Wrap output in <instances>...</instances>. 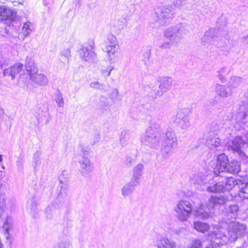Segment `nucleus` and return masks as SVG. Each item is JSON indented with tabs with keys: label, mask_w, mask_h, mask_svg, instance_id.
Returning <instances> with one entry per match:
<instances>
[{
	"label": "nucleus",
	"mask_w": 248,
	"mask_h": 248,
	"mask_svg": "<svg viewBox=\"0 0 248 248\" xmlns=\"http://www.w3.org/2000/svg\"><path fill=\"white\" fill-rule=\"evenodd\" d=\"M208 206H209L208 203L205 209L203 208V205L201 204H200L199 207L194 206L193 207L192 213L201 219H207L211 216L210 213L209 212L211 210H208Z\"/></svg>",
	"instance_id": "6ab92c4d"
},
{
	"label": "nucleus",
	"mask_w": 248,
	"mask_h": 248,
	"mask_svg": "<svg viewBox=\"0 0 248 248\" xmlns=\"http://www.w3.org/2000/svg\"><path fill=\"white\" fill-rule=\"evenodd\" d=\"M79 171L84 177L88 176L92 171V165L88 157H82L78 161Z\"/></svg>",
	"instance_id": "2eb2a0df"
},
{
	"label": "nucleus",
	"mask_w": 248,
	"mask_h": 248,
	"mask_svg": "<svg viewBox=\"0 0 248 248\" xmlns=\"http://www.w3.org/2000/svg\"><path fill=\"white\" fill-rule=\"evenodd\" d=\"M238 210L239 208L237 205H231L228 207L227 212L229 214L232 215V217H235L237 215V213L238 211Z\"/></svg>",
	"instance_id": "a19ab883"
},
{
	"label": "nucleus",
	"mask_w": 248,
	"mask_h": 248,
	"mask_svg": "<svg viewBox=\"0 0 248 248\" xmlns=\"http://www.w3.org/2000/svg\"><path fill=\"white\" fill-rule=\"evenodd\" d=\"M228 198H225L222 195L212 196L208 200V210L213 209L215 206L223 205L228 201Z\"/></svg>",
	"instance_id": "aec40b11"
},
{
	"label": "nucleus",
	"mask_w": 248,
	"mask_h": 248,
	"mask_svg": "<svg viewBox=\"0 0 248 248\" xmlns=\"http://www.w3.org/2000/svg\"><path fill=\"white\" fill-rule=\"evenodd\" d=\"M90 87L95 90H99L104 92H107V86L98 81H93L90 84Z\"/></svg>",
	"instance_id": "473e14b6"
},
{
	"label": "nucleus",
	"mask_w": 248,
	"mask_h": 248,
	"mask_svg": "<svg viewBox=\"0 0 248 248\" xmlns=\"http://www.w3.org/2000/svg\"><path fill=\"white\" fill-rule=\"evenodd\" d=\"M173 5L159 4L155 9L156 22L161 25H165L169 22L175 14L174 6L181 8L187 4V0H171Z\"/></svg>",
	"instance_id": "f03ea898"
},
{
	"label": "nucleus",
	"mask_w": 248,
	"mask_h": 248,
	"mask_svg": "<svg viewBox=\"0 0 248 248\" xmlns=\"http://www.w3.org/2000/svg\"><path fill=\"white\" fill-rule=\"evenodd\" d=\"M240 164L237 161L232 160L229 162L228 156L223 153L218 155L214 171L217 175L222 177L221 173H237L240 171Z\"/></svg>",
	"instance_id": "7ed1b4c3"
},
{
	"label": "nucleus",
	"mask_w": 248,
	"mask_h": 248,
	"mask_svg": "<svg viewBox=\"0 0 248 248\" xmlns=\"http://www.w3.org/2000/svg\"><path fill=\"white\" fill-rule=\"evenodd\" d=\"M184 26L180 24L175 26L168 28L164 32L166 39H171L173 44H178L182 35L185 33Z\"/></svg>",
	"instance_id": "9d476101"
},
{
	"label": "nucleus",
	"mask_w": 248,
	"mask_h": 248,
	"mask_svg": "<svg viewBox=\"0 0 248 248\" xmlns=\"http://www.w3.org/2000/svg\"><path fill=\"white\" fill-rule=\"evenodd\" d=\"M119 45L117 38L115 36L109 34L108 36L107 41L105 42L104 51L107 53L108 61L113 62L115 60V54L118 49Z\"/></svg>",
	"instance_id": "9b49d317"
},
{
	"label": "nucleus",
	"mask_w": 248,
	"mask_h": 248,
	"mask_svg": "<svg viewBox=\"0 0 248 248\" xmlns=\"http://www.w3.org/2000/svg\"><path fill=\"white\" fill-rule=\"evenodd\" d=\"M215 31L214 29H210L208 30L205 32L203 37L202 38V40L203 41H206V40L213 38L214 36Z\"/></svg>",
	"instance_id": "79ce46f5"
},
{
	"label": "nucleus",
	"mask_w": 248,
	"mask_h": 248,
	"mask_svg": "<svg viewBox=\"0 0 248 248\" xmlns=\"http://www.w3.org/2000/svg\"><path fill=\"white\" fill-rule=\"evenodd\" d=\"M67 195V190L65 187L61 186V190L58 195V197L46 209V216L48 219H56L59 217L61 210L64 204V198Z\"/></svg>",
	"instance_id": "20e7f679"
},
{
	"label": "nucleus",
	"mask_w": 248,
	"mask_h": 248,
	"mask_svg": "<svg viewBox=\"0 0 248 248\" xmlns=\"http://www.w3.org/2000/svg\"><path fill=\"white\" fill-rule=\"evenodd\" d=\"M25 66L29 75L37 71V68L33 60L30 56L26 57Z\"/></svg>",
	"instance_id": "a878e982"
},
{
	"label": "nucleus",
	"mask_w": 248,
	"mask_h": 248,
	"mask_svg": "<svg viewBox=\"0 0 248 248\" xmlns=\"http://www.w3.org/2000/svg\"><path fill=\"white\" fill-rule=\"evenodd\" d=\"M27 210L29 213L33 216L35 214L37 209V203L34 197L29 199L27 202Z\"/></svg>",
	"instance_id": "7c9ffc66"
},
{
	"label": "nucleus",
	"mask_w": 248,
	"mask_h": 248,
	"mask_svg": "<svg viewBox=\"0 0 248 248\" xmlns=\"http://www.w3.org/2000/svg\"><path fill=\"white\" fill-rule=\"evenodd\" d=\"M178 44H173L171 39H168L163 43H159L158 46L162 49H170L173 46H176Z\"/></svg>",
	"instance_id": "c9c22d12"
},
{
	"label": "nucleus",
	"mask_w": 248,
	"mask_h": 248,
	"mask_svg": "<svg viewBox=\"0 0 248 248\" xmlns=\"http://www.w3.org/2000/svg\"><path fill=\"white\" fill-rule=\"evenodd\" d=\"M243 80V78L240 77L232 76L228 82V89L232 91L233 89L237 88L242 83Z\"/></svg>",
	"instance_id": "c85d7f7f"
},
{
	"label": "nucleus",
	"mask_w": 248,
	"mask_h": 248,
	"mask_svg": "<svg viewBox=\"0 0 248 248\" xmlns=\"http://www.w3.org/2000/svg\"><path fill=\"white\" fill-rule=\"evenodd\" d=\"M124 20L126 21V19H124ZM125 22H126V21H124V22L123 23V24L124 25Z\"/></svg>",
	"instance_id": "052dcab7"
},
{
	"label": "nucleus",
	"mask_w": 248,
	"mask_h": 248,
	"mask_svg": "<svg viewBox=\"0 0 248 248\" xmlns=\"http://www.w3.org/2000/svg\"><path fill=\"white\" fill-rule=\"evenodd\" d=\"M230 72V70L227 67L224 66L220 68L218 71V73L224 74L225 75L228 74Z\"/></svg>",
	"instance_id": "3c124183"
},
{
	"label": "nucleus",
	"mask_w": 248,
	"mask_h": 248,
	"mask_svg": "<svg viewBox=\"0 0 248 248\" xmlns=\"http://www.w3.org/2000/svg\"><path fill=\"white\" fill-rule=\"evenodd\" d=\"M247 227L243 224L238 222L232 221L228 226V234L231 243L234 242L238 238L243 236L246 233Z\"/></svg>",
	"instance_id": "1a4fd4ad"
},
{
	"label": "nucleus",
	"mask_w": 248,
	"mask_h": 248,
	"mask_svg": "<svg viewBox=\"0 0 248 248\" xmlns=\"http://www.w3.org/2000/svg\"><path fill=\"white\" fill-rule=\"evenodd\" d=\"M158 248H176V244L173 241L165 237H160L156 242Z\"/></svg>",
	"instance_id": "5701e85b"
},
{
	"label": "nucleus",
	"mask_w": 248,
	"mask_h": 248,
	"mask_svg": "<svg viewBox=\"0 0 248 248\" xmlns=\"http://www.w3.org/2000/svg\"><path fill=\"white\" fill-rule=\"evenodd\" d=\"M172 84V79L171 78L166 77L161 78L159 85V90L152 89L150 95L155 98L162 96L164 93L167 92L170 89Z\"/></svg>",
	"instance_id": "f8f14e48"
},
{
	"label": "nucleus",
	"mask_w": 248,
	"mask_h": 248,
	"mask_svg": "<svg viewBox=\"0 0 248 248\" xmlns=\"http://www.w3.org/2000/svg\"><path fill=\"white\" fill-rule=\"evenodd\" d=\"M172 122L175 123L177 126L184 130L187 129L190 126L189 118L185 119H173Z\"/></svg>",
	"instance_id": "c756f323"
},
{
	"label": "nucleus",
	"mask_w": 248,
	"mask_h": 248,
	"mask_svg": "<svg viewBox=\"0 0 248 248\" xmlns=\"http://www.w3.org/2000/svg\"><path fill=\"white\" fill-rule=\"evenodd\" d=\"M10 61L8 59L4 58L1 54L0 53V67L3 69L5 66L8 65Z\"/></svg>",
	"instance_id": "a18cd8bd"
},
{
	"label": "nucleus",
	"mask_w": 248,
	"mask_h": 248,
	"mask_svg": "<svg viewBox=\"0 0 248 248\" xmlns=\"http://www.w3.org/2000/svg\"><path fill=\"white\" fill-rule=\"evenodd\" d=\"M2 161V156L0 155V162Z\"/></svg>",
	"instance_id": "13d9d810"
},
{
	"label": "nucleus",
	"mask_w": 248,
	"mask_h": 248,
	"mask_svg": "<svg viewBox=\"0 0 248 248\" xmlns=\"http://www.w3.org/2000/svg\"><path fill=\"white\" fill-rule=\"evenodd\" d=\"M222 180L218 181L217 183L215 181L216 184L214 187L217 189V191L214 192H219L229 190L231 189L236 185H238L237 181L232 177H228L225 176L221 177Z\"/></svg>",
	"instance_id": "ddd939ff"
},
{
	"label": "nucleus",
	"mask_w": 248,
	"mask_h": 248,
	"mask_svg": "<svg viewBox=\"0 0 248 248\" xmlns=\"http://www.w3.org/2000/svg\"><path fill=\"white\" fill-rule=\"evenodd\" d=\"M215 101L216 102V103L220 101V99L218 97H215Z\"/></svg>",
	"instance_id": "6e6d98bb"
},
{
	"label": "nucleus",
	"mask_w": 248,
	"mask_h": 248,
	"mask_svg": "<svg viewBox=\"0 0 248 248\" xmlns=\"http://www.w3.org/2000/svg\"><path fill=\"white\" fill-rule=\"evenodd\" d=\"M207 239L212 243V245L205 248H216L217 246H223L231 243L229 234L225 233V230L222 227L216 228L207 235Z\"/></svg>",
	"instance_id": "39448f33"
},
{
	"label": "nucleus",
	"mask_w": 248,
	"mask_h": 248,
	"mask_svg": "<svg viewBox=\"0 0 248 248\" xmlns=\"http://www.w3.org/2000/svg\"><path fill=\"white\" fill-rule=\"evenodd\" d=\"M215 90L217 95L222 98H225L231 95L233 93L230 89H228V86L219 84L216 85Z\"/></svg>",
	"instance_id": "4be33fe9"
},
{
	"label": "nucleus",
	"mask_w": 248,
	"mask_h": 248,
	"mask_svg": "<svg viewBox=\"0 0 248 248\" xmlns=\"http://www.w3.org/2000/svg\"><path fill=\"white\" fill-rule=\"evenodd\" d=\"M245 137L246 138V142L244 141L241 136H237L232 140H229L226 144V147L227 148L228 150L237 154L240 157L244 158L246 155L243 149L244 145L248 143V132L246 133Z\"/></svg>",
	"instance_id": "423d86ee"
},
{
	"label": "nucleus",
	"mask_w": 248,
	"mask_h": 248,
	"mask_svg": "<svg viewBox=\"0 0 248 248\" xmlns=\"http://www.w3.org/2000/svg\"><path fill=\"white\" fill-rule=\"evenodd\" d=\"M245 39H248V35L244 37Z\"/></svg>",
	"instance_id": "bf43d9fd"
},
{
	"label": "nucleus",
	"mask_w": 248,
	"mask_h": 248,
	"mask_svg": "<svg viewBox=\"0 0 248 248\" xmlns=\"http://www.w3.org/2000/svg\"><path fill=\"white\" fill-rule=\"evenodd\" d=\"M193 227L198 232L204 233L209 229V226L207 223L196 221L194 222Z\"/></svg>",
	"instance_id": "2f4dec72"
},
{
	"label": "nucleus",
	"mask_w": 248,
	"mask_h": 248,
	"mask_svg": "<svg viewBox=\"0 0 248 248\" xmlns=\"http://www.w3.org/2000/svg\"><path fill=\"white\" fill-rule=\"evenodd\" d=\"M16 13L10 8L5 6H0V21L14 20L16 16Z\"/></svg>",
	"instance_id": "f3484780"
},
{
	"label": "nucleus",
	"mask_w": 248,
	"mask_h": 248,
	"mask_svg": "<svg viewBox=\"0 0 248 248\" xmlns=\"http://www.w3.org/2000/svg\"><path fill=\"white\" fill-rule=\"evenodd\" d=\"M96 140H97V142L99 140V136L98 135H97L96 137Z\"/></svg>",
	"instance_id": "4d7b16f0"
},
{
	"label": "nucleus",
	"mask_w": 248,
	"mask_h": 248,
	"mask_svg": "<svg viewBox=\"0 0 248 248\" xmlns=\"http://www.w3.org/2000/svg\"><path fill=\"white\" fill-rule=\"evenodd\" d=\"M3 229L5 230V232L6 233H9V222H8V218L6 219L5 221L4 225H3Z\"/></svg>",
	"instance_id": "603ef678"
},
{
	"label": "nucleus",
	"mask_w": 248,
	"mask_h": 248,
	"mask_svg": "<svg viewBox=\"0 0 248 248\" xmlns=\"http://www.w3.org/2000/svg\"><path fill=\"white\" fill-rule=\"evenodd\" d=\"M191 112V109L189 108H184L180 109L177 114L173 116L172 120L173 119H185L189 118V115Z\"/></svg>",
	"instance_id": "bb28decb"
},
{
	"label": "nucleus",
	"mask_w": 248,
	"mask_h": 248,
	"mask_svg": "<svg viewBox=\"0 0 248 248\" xmlns=\"http://www.w3.org/2000/svg\"><path fill=\"white\" fill-rule=\"evenodd\" d=\"M71 56V51L70 49L64 48L61 52L60 59L63 63L68 62Z\"/></svg>",
	"instance_id": "72a5a7b5"
},
{
	"label": "nucleus",
	"mask_w": 248,
	"mask_h": 248,
	"mask_svg": "<svg viewBox=\"0 0 248 248\" xmlns=\"http://www.w3.org/2000/svg\"><path fill=\"white\" fill-rule=\"evenodd\" d=\"M30 76L31 79L37 84L43 86L47 83V78L43 74H38L36 72L32 73Z\"/></svg>",
	"instance_id": "b1692460"
},
{
	"label": "nucleus",
	"mask_w": 248,
	"mask_h": 248,
	"mask_svg": "<svg viewBox=\"0 0 248 248\" xmlns=\"http://www.w3.org/2000/svg\"><path fill=\"white\" fill-rule=\"evenodd\" d=\"M119 94V91L117 89H112L111 91V92L108 94V97L114 101L117 98L118 95Z\"/></svg>",
	"instance_id": "37998d69"
},
{
	"label": "nucleus",
	"mask_w": 248,
	"mask_h": 248,
	"mask_svg": "<svg viewBox=\"0 0 248 248\" xmlns=\"http://www.w3.org/2000/svg\"><path fill=\"white\" fill-rule=\"evenodd\" d=\"M150 51L147 50L145 51L143 55V58L142 59V61L144 62V64L145 65H147L149 62V60L150 57Z\"/></svg>",
	"instance_id": "de8ad7c7"
},
{
	"label": "nucleus",
	"mask_w": 248,
	"mask_h": 248,
	"mask_svg": "<svg viewBox=\"0 0 248 248\" xmlns=\"http://www.w3.org/2000/svg\"><path fill=\"white\" fill-rule=\"evenodd\" d=\"M188 248H202V243L200 240H194Z\"/></svg>",
	"instance_id": "49530a36"
},
{
	"label": "nucleus",
	"mask_w": 248,
	"mask_h": 248,
	"mask_svg": "<svg viewBox=\"0 0 248 248\" xmlns=\"http://www.w3.org/2000/svg\"><path fill=\"white\" fill-rule=\"evenodd\" d=\"M80 57L90 63H95L97 61L96 54L87 47H83L79 51Z\"/></svg>",
	"instance_id": "dca6fc26"
},
{
	"label": "nucleus",
	"mask_w": 248,
	"mask_h": 248,
	"mask_svg": "<svg viewBox=\"0 0 248 248\" xmlns=\"http://www.w3.org/2000/svg\"><path fill=\"white\" fill-rule=\"evenodd\" d=\"M206 145L210 149L214 150L220 146V139L217 135H210L207 139Z\"/></svg>",
	"instance_id": "393cba45"
},
{
	"label": "nucleus",
	"mask_w": 248,
	"mask_h": 248,
	"mask_svg": "<svg viewBox=\"0 0 248 248\" xmlns=\"http://www.w3.org/2000/svg\"><path fill=\"white\" fill-rule=\"evenodd\" d=\"M55 100L59 107H63L64 106V99L62 93L60 91H58L56 93Z\"/></svg>",
	"instance_id": "e433bc0d"
},
{
	"label": "nucleus",
	"mask_w": 248,
	"mask_h": 248,
	"mask_svg": "<svg viewBox=\"0 0 248 248\" xmlns=\"http://www.w3.org/2000/svg\"><path fill=\"white\" fill-rule=\"evenodd\" d=\"M136 158L131 155H127L124 160V164L126 166L130 167L133 166L136 162Z\"/></svg>",
	"instance_id": "ea45409f"
},
{
	"label": "nucleus",
	"mask_w": 248,
	"mask_h": 248,
	"mask_svg": "<svg viewBox=\"0 0 248 248\" xmlns=\"http://www.w3.org/2000/svg\"><path fill=\"white\" fill-rule=\"evenodd\" d=\"M238 196L243 199H248V182L244 187H242L239 192Z\"/></svg>",
	"instance_id": "58836bf2"
},
{
	"label": "nucleus",
	"mask_w": 248,
	"mask_h": 248,
	"mask_svg": "<svg viewBox=\"0 0 248 248\" xmlns=\"http://www.w3.org/2000/svg\"><path fill=\"white\" fill-rule=\"evenodd\" d=\"M139 185L130 180L129 182L126 183L121 189V194L124 198L131 197L135 191V187Z\"/></svg>",
	"instance_id": "412c9836"
},
{
	"label": "nucleus",
	"mask_w": 248,
	"mask_h": 248,
	"mask_svg": "<svg viewBox=\"0 0 248 248\" xmlns=\"http://www.w3.org/2000/svg\"><path fill=\"white\" fill-rule=\"evenodd\" d=\"M224 75H225V74H222V73H218V78L220 80V81L222 82H224L225 80V78L224 77Z\"/></svg>",
	"instance_id": "5fc2aeb1"
},
{
	"label": "nucleus",
	"mask_w": 248,
	"mask_h": 248,
	"mask_svg": "<svg viewBox=\"0 0 248 248\" xmlns=\"http://www.w3.org/2000/svg\"><path fill=\"white\" fill-rule=\"evenodd\" d=\"M23 65L20 62H18L10 67L3 70V75L4 77L10 78L13 80L16 78V76L22 70Z\"/></svg>",
	"instance_id": "4468645a"
},
{
	"label": "nucleus",
	"mask_w": 248,
	"mask_h": 248,
	"mask_svg": "<svg viewBox=\"0 0 248 248\" xmlns=\"http://www.w3.org/2000/svg\"><path fill=\"white\" fill-rule=\"evenodd\" d=\"M144 169V165L140 163L134 166L132 169V175L131 180L140 185Z\"/></svg>",
	"instance_id": "a211bd4d"
},
{
	"label": "nucleus",
	"mask_w": 248,
	"mask_h": 248,
	"mask_svg": "<svg viewBox=\"0 0 248 248\" xmlns=\"http://www.w3.org/2000/svg\"><path fill=\"white\" fill-rule=\"evenodd\" d=\"M40 155L41 153L38 151H36L34 154L33 159L35 160L36 164L40 163L39 161Z\"/></svg>",
	"instance_id": "8fccbe9b"
},
{
	"label": "nucleus",
	"mask_w": 248,
	"mask_h": 248,
	"mask_svg": "<svg viewBox=\"0 0 248 248\" xmlns=\"http://www.w3.org/2000/svg\"><path fill=\"white\" fill-rule=\"evenodd\" d=\"M95 143V142H94L93 143H92V144H94Z\"/></svg>",
	"instance_id": "680f3d73"
},
{
	"label": "nucleus",
	"mask_w": 248,
	"mask_h": 248,
	"mask_svg": "<svg viewBox=\"0 0 248 248\" xmlns=\"http://www.w3.org/2000/svg\"><path fill=\"white\" fill-rule=\"evenodd\" d=\"M32 31V24L27 22L24 24L22 27V33L24 37H27Z\"/></svg>",
	"instance_id": "f704fd0d"
},
{
	"label": "nucleus",
	"mask_w": 248,
	"mask_h": 248,
	"mask_svg": "<svg viewBox=\"0 0 248 248\" xmlns=\"http://www.w3.org/2000/svg\"><path fill=\"white\" fill-rule=\"evenodd\" d=\"M140 141L142 145L152 149H157L161 143V153L164 159L169 157L177 144L175 133L165 132L156 121L151 122L145 133L141 136Z\"/></svg>",
	"instance_id": "f257e3e1"
},
{
	"label": "nucleus",
	"mask_w": 248,
	"mask_h": 248,
	"mask_svg": "<svg viewBox=\"0 0 248 248\" xmlns=\"http://www.w3.org/2000/svg\"><path fill=\"white\" fill-rule=\"evenodd\" d=\"M238 117L241 119V122L245 125L248 126V108L246 105L239 107Z\"/></svg>",
	"instance_id": "cd10ccee"
},
{
	"label": "nucleus",
	"mask_w": 248,
	"mask_h": 248,
	"mask_svg": "<svg viewBox=\"0 0 248 248\" xmlns=\"http://www.w3.org/2000/svg\"><path fill=\"white\" fill-rule=\"evenodd\" d=\"M192 181L194 184H197L201 186V189L202 191H206L209 192H213L217 191L215 188V181L213 179H209L207 176L204 175L202 173H198L195 174L192 178Z\"/></svg>",
	"instance_id": "6e6552de"
},
{
	"label": "nucleus",
	"mask_w": 248,
	"mask_h": 248,
	"mask_svg": "<svg viewBox=\"0 0 248 248\" xmlns=\"http://www.w3.org/2000/svg\"><path fill=\"white\" fill-rule=\"evenodd\" d=\"M113 69V66H108L106 68L102 69L101 70V73L104 77H108L110 75L111 72Z\"/></svg>",
	"instance_id": "c03bdc74"
},
{
	"label": "nucleus",
	"mask_w": 248,
	"mask_h": 248,
	"mask_svg": "<svg viewBox=\"0 0 248 248\" xmlns=\"http://www.w3.org/2000/svg\"><path fill=\"white\" fill-rule=\"evenodd\" d=\"M81 153L82 154V157H88L89 155V151L86 150L85 149L82 148L81 150Z\"/></svg>",
	"instance_id": "864d4df0"
},
{
	"label": "nucleus",
	"mask_w": 248,
	"mask_h": 248,
	"mask_svg": "<svg viewBox=\"0 0 248 248\" xmlns=\"http://www.w3.org/2000/svg\"><path fill=\"white\" fill-rule=\"evenodd\" d=\"M54 248H70V246L68 244L61 242L60 243H58L57 245H56L55 246H54Z\"/></svg>",
	"instance_id": "09e8293b"
},
{
	"label": "nucleus",
	"mask_w": 248,
	"mask_h": 248,
	"mask_svg": "<svg viewBox=\"0 0 248 248\" xmlns=\"http://www.w3.org/2000/svg\"><path fill=\"white\" fill-rule=\"evenodd\" d=\"M193 207L188 201L181 200L174 209V216L178 220L186 221L192 214Z\"/></svg>",
	"instance_id": "0eeeda50"
},
{
	"label": "nucleus",
	"mask_w": 248,
	"mask_h": 248,
	"mask_svg": "<svg viewBox=\"0 0 248 248\" xmlns=\"http://www.w3.org/2000/svg\"><path fill=\"white\" fill-rule=\"evenodd\" d=\"M129 140V135L128 132L123 131L120 135V142L122 146H125Z\"/></svg>",
	"instance_id": "4c0bfd02"
}]
</instances>
